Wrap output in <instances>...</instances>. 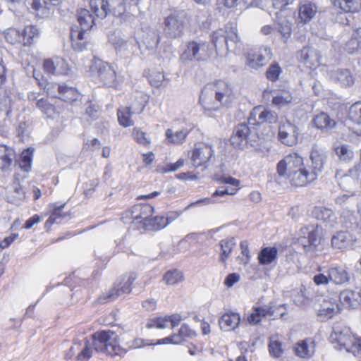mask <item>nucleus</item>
<instances>
[{"mask_svg": "<svg viewBox=\"0 0 361 361\" xmlns=\"http://www.w3.org/2000/svg\"><path fill=\"white\" fill-rule=\"evenodd\" d=\"M305 169L303 158L297 152H291L278 163L277 173L288 179L293 185L304 186L307 184Z\"/></svg>", "mask_w": 361, "mask_h": 361, "instance_id": "nucleus-1", "label": "nucleus"}, {"mask_svg": "<svg viewBox=\"0 0 361 361\" xmlns=\"http://www.w3.org/2000/svg\"><path fill=\"white\" fill-rule=\"evenodd\" d=\"M210 40L216 54L221 56L226 55L228 51L235 52L241 45L237 28L231 24L212 31Z\"/></svg>", "mask_w": 361, "mask_h": 361, "instance_id": "nucleus-2", "label": "nucleus"}, {"mask_svg": "<svg viewBox=\"0 0 361 361\" xmlns=\"http://www.w3.org/2000/svg\"><path fill=\"white\" fill-rule=\"evenodd\" d=\"M93 346L96 351L111 356L123 355L126 350L118 343V335L111 330H101L92 335Z\"/></svg>", "mask_w": 361, "mask_h": 361, "instance_id": "nucleus-3", "label": "nucleus"}, {"mask_svg": "<svg viewBox=\"0 0 361 361\" xmlns=\"http://www.w3.org/2000/svg\"><path fill=\"white\" fill-rule=\"evenodd\" d=\"M213 50L207 41L192 40L188 42L185 49L180 55L183 61H206L212 56Z\"/></svg>", "mask_w": 361, "mask_h": 361, "instance_id": "nucleus-4", "label": "nucleus"}, {"mask_svg": "<svg viewBox=\"0 0 361 361\" xmlns=\"http://www.w3.org/2000/svg\"><path fill=\"white\" fill-rule=\"evenodd\" d=\"M250 126L248 123H243L235 127L231 137V142L234 147L245 149L257 145V133L252 130Z\"/></svg>", "mask_w": 361, "mask_h": 361, "instance_id": "nucleus-5", "label": "nucleus"}, {"mask_svg": "<svg viewBox=\"0 0 361 361\" xmlns=\"http://www.w3.org/2000/svg\"><path fill=\"white\" fill-rule=\"evenodd\" d=\"M355 336L352 334L349 327L343 323L337 322L333 326V331L330 336L331 342L338 350L348 352L353 344Z\"/></svg>", "mask_w": 361, "mask_h": 361, "instance_id": "nucleus-6", "label": "nucleus"}, {"mask_svg": "<svg viewBox=\"0 0 361 361\" xmlns=\"http://www.w3.org/2000/svg\"><path fill=\"white\" fill-rule=\"evenodd\" d=\"M185 14L183 11H176L165 18L163 23V32L169 39L180 37L183 34Z\"/></svg>", "mask_w": 361, "mask_h": 361, "instance_id": "nucleus-7", "label": "nucleus"}, {"mask_svg": "<svg viewBox=\"0 0 361 361\" xmlns=\"http://www.w3.org/2000/svg\"><path fill=\"white\" fill-rule=\"evenodd\" d=\"M325 152L318 147L313 146L310 153L311 165L306 166L305 173L307 174V183L314 181L319 173H322L326 161Z\"/></svg>", "mask_w": 361, "mask_h": 361, "instance_id": "nucleus-8", "label": "nucleus"}, {"mask_svg": "<svg viewBox=\"0 0 361 361\" xmlns=\"http://www.w3.org/2000/svg\"><path fill=\"white\" fill-rule=\"evenodd\" d=\"M320 232L317 225H307L300 230L299 242L306 252H312L320 243Z\"/></svg>", "mask_w": 361, "mask_h": 361, "instance_id": "nucleus-9", "label": "nucleus"}, {"mask_svg": "<svg viewBox=\"0 0 361 361\" xmlns=\"http://www.w3.org/2000/svg\"><path fill=\"white\" fill-rule=\"evenodd\" d=\"M278 119V114L274 111L266 109L262 106H257L250 111L247 122L249 125L257 126L267 123H276Z\"/></svg>", "mask_w": 361, "mask_h": 361, "instance_id": "nucleus-10", "label": "nucleus"}, {"mask_svg": "<svg viewBox=\"0 0 361 361\" xmlns=\"http://www.w3.org/2000/svg\"><path fill=\"white\" fill-rule=\"evenodd\" d=\"M271 49L268 47H261L251 50L247 55L246 64L252 69L257 70L267 65L272 58Z\"/></svg>", "mask_w": 361, "mask_h": 361, "instance_id": "nucleus-11", "label": "nucleus"}, {"mask_svg": "<svg viewBox=\"0 0 361 361\" xmlns=\"http://www.w3.org/2000/svg\"><path fill=\"white\" fill-rule=\"evenodd\" d=\"M137 279L136 274H130L123 283H116L108 293H104L98 298L99 303H106L131 292V286Z\"/></svg>", "mask_w": 361, "mask_h": 361, "instance_id": "nucleus-12", "label": "nucleus"}, {"mask_svg": "<svg viewBox=\"0 0 361 361\" xmlns=\"http://www.w3.org/2000/svg\"><path fill=\"white\" fill-rule=\"evenodd\" d=\"M214 152V150L211 145L205 142L196 143L191 157L192 165L196 168L200 166L207 168Z\"/></svg>", "mask_w": 361, "mask_h": 361, "instance_id": "nucleus-13", "label": "nucleus"}, {"mask_svg": "<svg viewBox=\"0 0 361 361\" xmlns=\"http://www.w3.org/2000/svg\"><path fill=\"white\" fill-rule=\"evenodd\" d=\"M298 127L288 121L281 122L279 126L278 137L279 140L285 145L294 146L299 140Z\"/></svg>", "mask_w": 361, "mask_h": 361, "instance_id": "nucleus-14", "label": "nucleus"}, {"mask_svg": "<svg viewBox=\"0 0 361 361\" xmlns=\"http://www.w3.org/2000/svg\"><path fill=\"white\" fill-rule=\"evenodd\" d=\"M331 246L334 250L345 251L357 247V238L348 231H338L331 238Z\"/></svg>", "mask_w": 361, "mask_h": 361, "instance_id": "nucleus-15", "label": "nucleus"}, {"mask_svg": "<svg viewBox=\"0 0 361 361\" xmlns=\"http://www.w3.org/2000/svg\"><path fill=\"white\" fill-rule=\"evenodd\" d=\"M298 60L307 68L314 69L320 66L321 55L319 51L310 46L304 47L297 52Z\"/></svg>", "mask_w": 361, "mask_h": 361, "instance_id": "nucleus-16", "label": "nucleus"}, {"mask_svg": "<svg viewBox=\"0 0 361 361\" xmlns=\"http://www.w3.org/2000/svg\"><path fill=\"white\" fill-rule=\"evenodd\" d=\"M145 108L144 101L139 102L138 105L133 106L123 107L118 110V121L121 126L126 128L132 126L134 124L131 116L134 114H140Z\"/></svg>", "mask_w": 361, "mask_h": 361, "instance_id": "nucleus-17", "label": "nucleus"}, {"mask_svg": "<svg viewBox=\"0 0 361 361\" xmlns=\"http://www.w3.org/2000/svg\"><path fill=\"white\" fill-rule=\"evenodd\" d=\"M43 67L46 73L53 75H66L69 70L66 61L60 57L45 59Z\"/></svg>", "mask_w": 361, "mask_h": 361, "instance_id": "nucleus-18", "label": "nucleus"}, {"mask_svg": "<svg viewBox=\"0 0 361 361\" xmlns=\"http://www.w3.org/2000/svg\"><path fill=\"white\" fill-rule=\"evenodd\" d=\"M97 74L100 82L104 85L113 87L116 84V74L109 63L99 62L97 65Z\"/></svg>", "mask_w": 361, "mask_h": 361, "instance_id": "nucleus-19", "label": "nucleus"}, {"mask_svg": "<svg viewBox=\"0 0 361 361\" xmlns=\"http://www.w3.org/2000/svg\"><path fill=\"white\" fill-rule=\"evenodd\" d=\"M215 98L222 105L229 106L234 99L232 87L224 81L218 82L215 91Z\"/></svg>", "mask_w": 361, "mask_h": 361, "instance_id": "nucleus-20", "label": "nucleus"}, {"mask_svg": "<svg viewBox=\"0 0 361 361\" xmlns=\"http://www.w3.org/2000/svg\"><path fill=\"white\" fill-rule=\"evenodd\" d=\"M132 209L137 229L138 226H142L144 221H148L154 213V207L149 204H136Z\"/></svg>", "mask_w": 361, "mask_h": 361, "instance_id": "nucleus-21", "label": "nucleus"}, {"mask_svg": "<svg viewBox=\"0 0 361 361\" xmlns=\"http://www.w3.org/2000/svg\"><path fill=\"white\" fill-rule=\"evenodd\" d=\"M240 322V314L233 312L224 314L219 320L220 328L224 331L235 330L238 327Z\"/></svg>", "mask_w": 361, "mask_h": 361, "instance_id": "nucleus-22", "label": "nucleus"}, {"mask_svg": "<svg viewBox=\"0 0 361 361\" xmlns=\"http://www.w3.org/2000/svg\"><path fill=\"white\" fill-rule=\"evenodd\" d=\"M142 42L149 51L154 50L157 48L160 42L159 31L157 29H148L142 30Z\"/></svg>", "mask_w": 361, "mask_h": 361, "instance_id": "nucleus-23", "label": "nucleus"}, {"mask_svg": "<svg viewBox=\"0 0 361 361\" xmlns=\"http://www.w3.org/2000/svg\"><path fill=\"white\" fill-rule=\"evenodd\" d=\"M295 354L301 358H310L314 353V343L310 340L297 342L293 348Z\"/></svg>", "mask_w": 361, "mask_h": 361, "instance_id": "nucleus-24", "label": "nucleus"}, {"mask_svg": "<svg viewBox=\"0 0 361 361\" xmlns=\"http://www.w3.org/2000/svg\"><path fill=\"white\" fill-rule=\"evenodd\" d=\"M329 279L336 285H343L350 281V274L341 267H335L329 269Z\"/></svg>", "mask_w": 361, "mask_h": 361, "instance_id": "nucleus-25", "label": "nucleus"}, {"mask_svg": "<svg viewBox=\"0 0 361 361\" xmlns=\"http://www.w3.org/2000/svg\"><path fill=\"white\" fill-rule=\"evenodd\" d=\"M65 206L66 204L57 205V203H54L50 205V207L52 208V212L44 224V227L47 230H49L53 224L63 222V220L66 217V214L62 213V209Z\"/></svg>", "mask_w": 361, "mask_h": 361, "instance_id": "nucleus-26", "label": "nucleus"}, {"mask_svg": "<svg viewBox=\"0 0 361 361\" xmlns=\"http://www.w3.org/2000/svg\"><path fill=\"white\" fill-rule=\"evenodd\" d=\"M341 310L339 305L334 299L324 300L319 310V315L329 319L338 314Z\"/></svg>", "mask_w": 361, "mask_h": 361, "instance_id": "nucleus-27", "label": "nucleus"}, {"mask_svg": "<svg viewBox=\"0 0 361 361\" xmlns=\"http://www.w3.org/2000/svg\"><path fill=\"white\" fill-rule=\"evenodd\" d=\"M313 216L319 221L332 226L335 222L336 216L334 212L329 208L317 206L312 211Z\"/></svg>", "mask_w": 361, "mask_h": 361, "instance_id": "nucleus-28", "label": "nucleus"}, {"mask_svg": "<svg viewBox=\"0 0 361 361\" xmlns=\"http://www.w3.org/2000/svg\"><path fill=\"white\" fill-rule=\"evenodd\" d=\"M120 54L128 57L130 55H140L142 54L141 51L140 44L139 41L135 40H124L122 45L116 51Z\"/></svg>", "mask_w": 361, "mask_h": 361, "instance_id": "nucleus-29", "label": "nucleus"}, {"mask_svg": "<svg viewBox=\"0 0 361 361\" xmlns=\"http://www.w3.org/2000/svg\"><path fill=\"white\" fill-rule=\"evenodd\" d=\"M278 257V249L276 247H262L257 255L261 265L266 266L276 262Z\"/></svg>", "mask_w": 361, "mask_h": 361, "instance_id": "nucleus-30", "label": "nucleus"}, {"mask_svg": "<svg viewBox=\"0 0 361 361\" xmlns=\"http://www.w3.org/2000/svg\"><path fill=\"white\" fill-rule=\"evenodd\" d=\"M331 79L342 86H350L353 84V77L348 69H337L330 73Z\"/></svg>", "mask_w": 361, "mask_h": 361, "instance_id": "nucleus-31", "label": "nucleus"}, {"mask_svg": "<svg viewBox=\"0 0 361 361\" xmlns=\"http://www.w3.org/2000/svg\"><path fill=\"white\" fill-rule=\"evenodd\" d=\"M169 225L165 219V216H156L152 218L149 217L148 221H144L142 226H138L137 229H144L149 231H159Z\"/></svg>", "mask_w": 361, "mask_h": 361, "instance_id": "nucleus-32", "label": "nucleus"}, {"mask_svg": "<svg viewBox=\"0 0 361 361\" xmlns=\"http://www.w3.org/2000/svg\"><path fill=\"white\" fill-rule=\"evenodd\" d=\"M22 42L24 47L30 46L33 44L36 39L39 37V32L37 27L35 25H28L21 32Z\"/></svg>", "mask_w": 361, "mask_h": 361, "instance_id": "nucleus-33", "label": "nucleus"}, {"mask_svg": "<svg viewBox=\"0 0 361 361\" xmlns=\"http://www.w3.org/2000/svg\"><path fill=\"white\" fill-rule=\"evenodd\" d=\"M238 188H226L224 189H217L212 195V198H204L200 199L195 202L191 203L189 204L185 209H189L191 207H193L197 204L203 203L204 204H214L216 203L217 201L214 200V198L216 196H224L226 195H234L238 191Z\"/></svg>", "mask_w": 361, "mask_h": 361, "instance_id": "nucleus-34", "label": "nucleus"}, {"mask_svg": "<svg viewBox=\"0 0 361 361\" xmlns=\"http://www.w3.org/2000/svg\"><path fill=\"white\" fill-rule=\"evenodd\" d=\"M90 13H92L94 16L98 18L103 19L109 13L104 0H90Z\"/></svg>", "mask_w": 361, "mask_h": 361, "instance_id": "nucleus-35", "label": "nucleus"}, {"mask_svg": "<svg viewBox=\"0 0 361 361\" xmlns=\"http://www.w3.org/2000/svg\"><path fill=\"white\" fill-rule=\"evenodd\" d=\"M334 4L345 13H356L361 10V0H334Z\"/></svg>", "mask_w": 361, "mask_h": 361, "instance_id": "nucleus-36", "label": "nucleus"}, {"mask_svg": "<svg viewBox=\"0 0 361 361\" xmlns=\"http://www.w3.org/2000/svg\"><path fill=\"white\" fill-rule=\"evenodd\" d=\"M261 311V314L264 318L269 317L271 319H276L279 316H283V312L281 311L283 305L277 306L274 302H269L263 306H258Z\"/></svg>", "mask_w": 361, "mask_h": 361, "instance_id": "nucleus-37", "label": "nucleus"}, {"mask_svg": "<svg viewBox=\"0 0 361 361\" xmlns=\"http://www.w3.org/2000/svg\"><path fill=\"white\" fill-rule=\"evenodd\" d=\"M78 20L81 29L90 30L94 25L95 17L90 10L82 8L78 11Z\"/></svg>", "mask_w": 361, "mask_h": 361, "instance_id": "nucleus-38", "label": "nucleus"}, {"mask_svg": "<svg viewBox=\"0 0 361 361\" xmlns=\"http://www.w3.org/2000/svg\"><path fill=\"white\" fill-rule=\"evenodd\" d=\"M80 98V94L75 87L63 83V87L61 90V93L59 98V99H61L66 102L72 103L78 100Z\"/></svg>", "mask_w": 361, "mask_h": 361, "instance_id": "nucleus-39", "label": "nucleus"}, {"mask_svg": "<svg viewBox=\"0 0 361 361\" xmlns=\"http://www.w3.org/2000/svg\"><path fill=\"white\" fill-rule=\"evenodd\" d=\"M188 133L189 131L186 128L176 132L169 128L166 130L165 135L168 143L178 145L182 144L185 140Z\"/></svg>", "mask_w": 361, "mask_h": 361, "instance_id": "nucleus-40", "label": "nucleus"}, {"mask_svg": "<svg viewBox=\"0 0 361 361\" xmlns=\"http://www.w3.org/2000/svg\"><path fill=\"white\" fill-rule=\"evenodd\" d=\"M235 240L234 238H228L220 241L221 253L219 261L225 263L226 259L230 257L232 250L235 246Z\"/></svg>", "mask_w": 361, "mask_h": 361, "instance_id": "nucleus-41", "label": "nucleus"}, {"mask_svg": "<svg viewBox=\"0 0 361 361\" xmlns=\"http://www.w3.org/2000/svg\"><path fill=\"white\" fill-rule=\"evenodd\" d=\"M317 13V7L312 3H305L299 8V18L303 23L310 21Z\"/></svg>", "mask_w": 361, "mask_h": 361, "instance_id": "nucleus-42", "label": "nucleus"}, {"mask_svg": "<svg viewBox=\"0 0 361 361\" xmlns=\"http://www.w3.org/2000/svg\"><path fill=\"white\" fill-rule=\"evenodd\" d=\"M14 154L11 149L0 146V170L4 171L11 166Z\"/></svg>", "mask_w": 361, "mask_h": 361, "instance_id": "nucleus-43", "label": "nucleus"}, {"mask_svg": "<svg viewBox=\"0 0 361 361\" xmlns=\"http://www.w3.org/2000/svg\"><path fill=\"white\" fill-rule=\"evenodd\" d=\"M339 301L343 306L348 308H354L358 305L356 293L348 289L340 293Z\"/></svg>", "mask_w": 361, "mask_h": 361, "instance_id": "nucleus-44", "label": "nucleus"}, {"mask_svg": "<svg viewBox=\"0 0 361 361\" xmlns=\"http://www.w3.org/2000/svg\"><path fill=\"white\" fill-rule=\"evenodd\" d=\"M313 123L315 127L319 129L332 128L336 125V122L326 113L317 115L313 119Z\"/></svg>", "mask_w": 361, "mask_h": 361, "instance_id": "nucleus-45", "label": "nucleus"}, {"mask_svg": "<svg viewBox=\"0 0 361 361\" xmlns=\"http://www.w3.org/2000/svg\"><path fill=\"white\" fill-rule=\"evenodd\" d=\"M106 3L109 13L115 16H121L125 13L126 8L124 0H106Z\"/></svg>", "mask_w": 361, "mask_h": 361, "instance_id": "nucleus-46", "label": "nucleus"}, {"mask_svg": "<svg viewBox=\"0 0 361 361\" xmlns=\"http://www.w3.org/2000/svg\"><path fill=\"white\" fill-rule=\"evenodd\" d=\"M293 101V97L289 91L279 92L272 98V104L276 106H283Z\"/></svg>", "mask_w": 361, "mask_h": 361, "instance_id": "nucleus-47", "label": "nucleus"}, {"mask_svg": "<svg viewBox=\"0 0 361 361\" xmlns=\"http://www.w3.org/2000/svg\"><path fill=\"white\" fill-rule=\"evenodd\" d=\"M4 36L8 43L11 44H18L22 42L21 31L18 29L10 27L3 32Z\"/></svg>", "mask_w": 361, "mask_h": 361, "instance_id": "nucleus-48", "label": "nucleus"}, {"mask_svg": "<svg viewBox=\"0 0 361 361\" xmlns=\"http://www.w3.org/2000/svg\"><path fill=\"white\" fill-rule=\"evenodd\" d=\"M268 348L271 356L275 358L281 357L284 353L282 342L276 340L274 337L270 338Z\"/></svg>", "mask_w": 361, "mask_h": 361, "instance_id": "nucleus-49", "label": "nucleus"}, {"mask_svg": "<svg viewBox=\"0 0 361 361\" xmlns=\"http://www.w3.org/2000/svg\"><path fill=\"white\" fill-rule=\"evenodd\" d=\"M335 152L336 155L341 161H350L354 157V152L351 147L347 145H343L336 147Z\"/></svg>", "mask_w": 361, "mask_h": 361, "instance_id": "nucleus-50", "label": "nucleus"}, {"mask_svg": "<svg viewBox=\"0 0 361 361\" xmlns=\"http://www.w3.org/2000/svg\"><path fill=\"white\" fill-rule=\"evenodd\" d=\"M183 279V276L178 270H171L167 271L164 276V281L167 285H176L180 282Z\"/></svg>", "mask_w": 361, "mask_h": 361, "instance_id": "nucleus-51", "label": "nucleus"}, {"mask_svg": "<svg viewBox=\"0 0 361 361\" xmlns=\"http://www.w3.org/2000/svg\"><path fill=\"white\" fill-rule=\"evenodd\" d=\"M348 117L353 123L361 124V102H355L350 107Z\"/></svg>", "mask_w": 361, "mask_h": 361, "instance_id": "nucleus-52", "label": "nucleus"}, {"mask_svg": "<svg viewBox=\"0 0 361 361\" xmlns=\"http://www.w3.org/2000/svg\"><path fill=\"white\" fill-rule=\"evenodd\" d=\"M281 73L282 69L279 65V63L276 62H274L267 68L266 71V77L271 82H275L279 79V75L281 74Z\"/></svg>", "mask_w": 361, "mask_h": 361, "instance_id": "nucleus-53", "label": "nucleus"}, {"mask_svg": "<svg viewBox=\"0 0 361 361\" xmlns=\"http://www.w3.org/2000/svg\"><path fill=\"white\" fill-rule=\"evenodd\" d=\"M32 151L30 149L23 152L21 159L19 163L20 169L25 172H28L31 169Z\"/></svg>", "mask_w": 361, "mask_h": 361, "instance_id": "nucleus-54", "label": "nucleus"}, {"mask_svg": "<svg viewBox=\"0 0 361 361\" xmlns=\"http://www.w3.org/2000/svg\"><path fill=\"white\" fill-rule=\"evenodd\" d=\"M133 136L135 141L145 147H149L151 144V140L147 136V134L140 130V129L135 128L133 130Z\"/></svg>", "mask_w": 361, "mask_h": 361, "instance_id": "nucleus-55", "label": "nucleus"}, {"mask_svg": "<svg viewBox=\"0 0 361 361\" xmlns=\"http://www.w3.org/2000/svg\"><path fill=\"white\" fill-rule=\"evenodd\" d=\"M36 106L43 114L47 115L48 117L51 116L54 112V106L51 104L47 99L42 98L38 99Z\"/></svg>", "mask_w": 361, "mask_h": 361, "instance_id": "nucleus-56", "label": "nucleus"}, {"mask_svg": "<svg viewBox=\"0 0 361 361\" xmlns=\"http://www.w3.org/2000/svg\"><path fill=\"white\" fill-rule=\"evenodd\" d=\"M278 32L281 34L284 43H286L291 35V24L287 20L279 23Z\"/></svg>", "mask_w": 361, "mask_h": 361, "instance_id": "nucleus-57", "label": "nucleus"}, {"mask_svg": "<svg viewBox=\"0 0 361 361\" xmlns=\"http://www.w3.org/2000/svg\"><path fill=\"white\" fill-rule=\"evenodd\" d=\"M63 85V83L48 82L45 85L44 89L49 96L59 99Z\"/></svg>", "mask_w": 361, "mask_h": 361, "instance_id": "nucleus-58", "label": "nucleus"}, {"mask_svg": "<svg viewBox=\"0 0 361 361\" xmlns=\"http://www.w3.org/2000/svg\"><path fill=\"white\" fill-rule=\"evenodd\" d=\"M178 339L181 340V343L185 341L187 338H192L196 336V333L195 331L192 330L188 325L186 324H183L179 331L178 333L176 334Z\"/></svg>", "mask_w": 361, "mask_h": 361, "instance_id": "nucleus-59", "label": "nucleus"}, {"mask_svg": "<svg viewBox=\"0 0 361 361\" xmlns=\"http://www.w3.org/2000/svg\"><path fill=\"white\" fill-rule=\"evenodd\" d=\"M11 188L13 189V192L14 193L13 197L15 200L13 201L16 203H18L19 201L24 200L25 197V192L17 180L13 181Z\"/></svg>", "mask_w": 361, "mask_h": 361, "instance_id": "nucleus-60", "label": "nucleus"}, {"mask_svg": "<svg viewBox=\"0 0 361 361\" xmlns=\"http://www.w3.org/2000/svg\"><path fill=\"white\" fill-rule=\"evenodd\" d=\"M29 8L35 12L37 16L43 15L45 7L43 5L44 1L43 0H27Z\"/></svg>", "mask_w": 361, "mask_h": 361, "instance_id": "nucleus-61", "label": "nucleus"}, {"mask_svg": "<svg viewBox=\"0 0 361 361\" xmlns=\"http://www.w3.org/2000/svg\"><path fill=\"white\" fill-rule=\"evenodd\" d=\"M109 42L114 45L116 51L122 45L124 39L121 37V35L116 31H111L108 34Z\"/></svg>", "mask_w": 361, "mask_h": 361, "instance_id": "nucleus-62", "label": "nucleus"}, {"mask_svg": "<svg viewBox=\"0 0 361 361\" xmlns=\"http://www.w3.org/2000/svg\"><path fill=\"white\" fill-rule=\"evenodd\" d=\"M264 317L261 314V311L258 306H254L252 310V312L247 317V320L251 324H258Z\"/></svg>", "mask_w": 361, "mask_h": 361, "instance_id": "nucleus-63", "label": "nucleus"}, {"mask_svg": "<svg viewBox=\"0 0 361 361\" xmlns=\"http://www.w3.org/2000/svg\"><path fill=\"white\" fill-rule=\"evenodd\" d=\"M99 106L90 103L86 108L85 116L87 117V121H93L97 119L98 117V112H99Z\"/></svg>", "mask_w": 361, "mask_h": 361, "instance_id": "nucleus-64", "label": "nucleus"}]
</instances>
